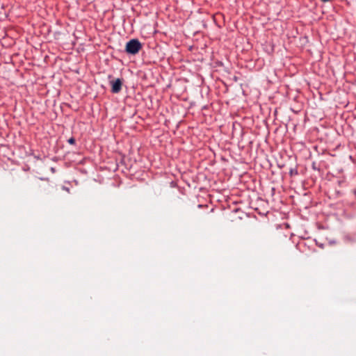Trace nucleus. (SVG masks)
Masks as SVG:
<instances>
[{
    "instance_id": "f257e3e1",
    "label": "nucleus",
    "mask_w": 356,
    "mask_h": 356,
    "mask_svg": "<svg viewBox=\"0 0 356 356\" xmlns=\"http://www.w3.org/2000/svg\"><path fill=\"white\" fill-rule=\"evenodd\" d=\"M142 49V44L138 39H131L126 44L125 51L127 54L135 55Z\"/></svg>"
},
{
    "instance_id": "f03ea898",
    "label": "nucleus",
    "mask_w": 356,
    "mask_h": 356,
    "mask_svg": "<svg viewBox=\"0 0 356 356\" xmlns=\"http://www.w3.org/2000/svg\"><path fill=\"white\" fill-rule=\"evenodd\" d=\"M111 92L113 93H118L122 90V81L120 79H117L115 80L111 81Z\"/></svg>"
},
{
    "instance_id": "7ed1b4c3",
    "label": "nucleus",
    "mask_w": 356,
    "mask_h": 356,
    "mask_svg": "<svg viewBox=\"0 0 356 356\" xmlns=\"http://www.w3.org/2000/svg\"><path fill=\"white\" fill-rule=\"evenodd\" d=\"M68 143L71 145H74L75 143V139L74 138H70L68 140Z\"/></svg>"
}]
</instances>
